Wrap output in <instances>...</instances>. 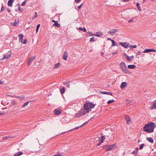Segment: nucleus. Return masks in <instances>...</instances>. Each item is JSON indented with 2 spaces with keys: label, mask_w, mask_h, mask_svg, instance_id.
I'll return each mask as SVG.
<instances>
[{
  "label": "nucleus",
  "mask_w": 156,
  "mask_h": 156,
  "mask_svg": "<svg viewBox=\"0 0 156 156\" xmlns=\"http://www.w3.org/2000/svg\"><path fill=\"white\" fill-rule=\"evenodd\" d=\"M156 127V125L154 122H151L149 123L146 124L144 126L143 130L145 132L148 133H152L154 129Z\"/></svg>",
  "instance_id": "f257e3e1"
},
{
  "label": "nucleus",
  "mask_w": 156,
  "mask_h": 156,
  "mask_svg": "<svg viewBox=\"0 0 156 156\" xmlns=\"http://www.w3.org/2000/svg\"><path fill=\"white\" fill-rule=\"evenodd\" d=\"M95 105L92 103L87 101L84 105V110H86L85 112L86 113H89L90 111H91V109L94 107Z\"/></svg>",
  "instance_id": "f03ea898"
},
{
  "label": "nucleus",
  "mask_w": 156,
  "mask_h": 156,
  "mask_svg": "<svg viewBox=\"0 0 156 156\" xmlns=\"http://www.w3.org/2000/svg\"><path fill=\"white\" fill-rule=\"evenodd\" d=\"M119 65L121 69L125 73L128 72L129 70L127 69L126 65L124 62H121Z\"/></svg>",
  "instance_id": "7ed1b4c3"
},
{
  "label": "nucleus",
  "mask_w": 156,
  "mask_h": 156,
  "mask_svg": "<svg viewBox=\"0 0 156 156\" xmlns=\"http://www.w3.org/2000/svg\"><path fill=\"white\" fill-rule=\"evenodd\" d=\"M86 114V112L82 108L81 109L80 111H79L77 113L75 114V116L76 117H80Z\"/></svg>",
  "instance_id": "20e7f679"
},
{
  "label": "nucleus",
  "mask_w": 156,
  "mask_h": 156,
  "mask_svg": "<svg viewBox=\"0 0 156 156\" xmlns=\"http://www.w3.org/2000/svg\"><path fill=\"white\" fill-rule=\"evenodd\" d=\"M116 146V144H114L112 145H111L108 146V147L106 149L105 151H110L112 150H113L115 148Z\"/></svg>",
  "instance_id": "39448f33"
},
{
  "label": "nucleus",
  "mask_w": 156,
  "mask_h": 156,
  "mask_svg": "<svg viewBox=\"0 0 156 156\" xmlns=\"http://www.w3.org/2000/svg\"><path fill=\"white\" fill-rule=\"evenodd\" d=\"M35 56H32L31 58H29L28 62H27V66H29L31 64L32 62L35 59Z\"/></svg>",
  "instance_id": "423d86ee"
},
{
  "label": "nucleus",
  "mask_w": 156,
  "mask_h": 156,
  "mask_svg": "<svg viewBox=\"0 0 156 156\" xmlns=\"http://www.w3.org/2000/svg\"><path fill=\"white\" fill-rule=\"evenodd\" d=\"M54 114L55 115H58L62 114V112L60 109H56L54 110Z\"/></svg>",
  "instance_id": "0eeeda50"
},
{
  "label": "nucleus",
  "mask_w": 156,
  "mask_h": 156,
  "mask_svg": "<svg viewBox=\"0 0 156 156\" xmlns=\"http://www.w3.org/2000/svg\"><path fill=\"white\" fill-rule=\"evenodd\" d=\"M156 52V50L153 49H146L143 52L147 53L151 52Z\"/></svg>",
  "instance_id": "6e6552de"
},
{
  "label": "nucleus",
  "mask_w": 156,
  "mask_h": 156,
  "mask_svg": "<svg viewBox=\"0 0 156 156\" xmlns=\"http://www.w3.org/2000/svg\"><path fill=\"white\" fill-rule=\"evenodd\" d=\"M118 31V30L116 29H113L109 31L108 33L112 35H113Z\"/></svg>",
  "instance_id": "1a4fd4ad"
},
{
  "label": "nucleus",
  "mask_w": 156,
  "mask_h": 156,
  "mask_svg": "<svg viewBox=\"0 0 156 156\" xmlns=\"http://www.w3.org/2000/svg\"><path fill=\"white\" fill-rule=\"evenodd\" d=\"M51 21L55 23L54 24H53V26H56L58 27H60V24L58 23L57 21H55L54 20H52Z\"/></svg>",
  "instance_id": "9d476101"
},
{
  "label": "nucleus",
  "mask_w": 156,
  "mask_h": 156,
  "mask_svg": "<svg viewBox=\"0 0 156 156\" xmlns=\"http://www.w3.org/2000/svg\"><path fill=\"white\" fill-rule=\"evenodd\" d=\"M68 56V54L66 51H65L63 55L62 58L65 61L67 60V57Z\"/></svg>",
  "instance_id": "9b49d317"
},
{
  "label": "nucleus",
  "mask_w": 156,
  "mask_h": 156,
  "mask_svg": "<svg viewBox=\"0 0 156 156\" xmlns=\"http://www.w3.org/2000/svg\"><path fill=\"white\" fill-rule=\"evenodd\" d=\"M120 44L122 46L124 47L125 48H127L129 46V44H127V42H120Z\"/></svg>",
  "instance_id": "f8f14e48"
},
{
  "label": "nucleus",
  "mask_w": 156,
  "mask_h": 156,
  "mask_svg": "<svg viewBox=\"0 0 156 156\" xmlns=\"http://www.w3.org/2000/svg\"><path fill=\"white\" fill-rule=\"evenodd\" d=\"M19 41L21 43L23 42V34H19Z\"/></svg>",
  "instance_id": "ddd939ff"
},
{
  "label": "nucleus",
  "mask_w": 156,
  "mask_h": 156,
  "mask_svg": "<svg viewBox=\"0 0 156 156\" xmlns=\"http://www.w3.org/2000/svg\"><path fill=\"white\" fill-rule=\"evenodd\" d=\"M127 85V82H122L120 85V87L121 89H123L124 87H125Z\"/></svg>",
  "instance_id": "4468645a"
},
{
  "label": "nucleus",
  "mask_w": 156,
  "mask_h": 156,
  "mask_svg": "<svg viewBox=\"0 0 156 156\" xmlns=\"http://www.w3.org/2000/svg\"><path fill=\"white\" fill-rule=\"evenodd\" d=\"M11 56V54H6L4 55L3 58L1 59V60H3L5 58H8Z\"/></svg>",
  "instance_id": "2eb2a0df"
},
{
  "label": "nucleus",
  "mask_w": 156,
  "mask_h": 156,
  "mask_svg": "<svg viewBox=\"0 0 156 156\" xmlns=\"http://www.w3.org/2000/svg\"><path fill=\"white\" fill-rule=\"evenodd\" d=\"M13 2V0H9L7 3L8 6L12 7V3Z\"/></svg>",
  "instance_id": "dca6fc26"
},
{
  "label": "nucleus",
  "mask_w": 156,
  "mask_h": 156,
  "mask_svg": "<svg viewBox=\"0 0 156 156\" xmlns=\"http://www.w3.org/2000/svg\"><path fill=\"white\" fill-rule=\"evenodd\" d=\"M100 92L103 94L112 96V93L107 91H101Z\"/></svg>",
  "instance_id": "f3484780"
},
{
  "label": "nucleus",
  "mask_w": 156,
  "mask_h": 156,
  "mask_svg": "<svg viewBox=\"0 0 156 156\" xmlns=\"http://www.w3.org/2000/svg\"><path fill=\"white\" fill-rule=\"evenodd\" d=\"M146 139L150 142L152 144L154 143V140L152 137H147L146 138Z\"/></svg>",
  "instance_id": "a211bd4d"
},
{
  "label": "nucleus",
  "mask_w": 156,
  "mask_h": 156,
  "mask_svg": "<svg viewBox=\"0 0 156 156\" xmlns=\"http://www.w3.org/2000/svg\"><path fill=\"white\" fill-rule=\"evenodd\" d=\"M136 67V66L133 65H129L128 66V68L130 69H134Z\"/></svg>",
  "instance_id": "6ab92c4d"
},
{
  "label": "nucleus",
  "mask_w": 156,
  "mask_h": 156,
  "mask_svg": "<svg viewBox=\"0 0 156 156\" xmlns=\"http://www.w3.org/2000/svg\"><path fill=\"white\" fill-rule=\"evenodd\" d=\"M123 55L125 56L127 61H130L131 60V59L128 55H126V54H124Z\"/></svg>",
  "instance_id": "aec40b11"
},
{
  "label": "nucleus",
  "mask_w": 156,
  "mask_h": 156,
  "mask_svg": "<svg viewBox=\"0 0 156 156\" xmlns=\"http://www.w3.org/2000/svg\"><path fill=\"white\" fill-rule=\"evenodd\" d=\"M60 92L62 94H63L65 93V88L64 87L61 88L60 89Z\"/></svg>",
  "instance_id": "412c9836"
},
{
  "label": "nucleus",
  "mask_w": 156,
  "mask_h": 156,
  "mask_svg": "<svg viewBox=\"0 0 156 156\" xmlns=\"http://www.w3.org/2000/svg\"><path fill=\"white\" fill-rule=\"evenodd\" d=\"M18 21H17L16 20H15L14 22L12 24V25L14 26H18V24H17Z\"/></svg>",
  "instance_id": "4be33fe9"
},
{
  "label": "nucleus",
  "mask_w": 156,
  "mask_h": 156,
  "mask_svg": "<svg viewBox=\"0 0 156 156\" xmlns=\"http://www.w3.org/2000/svg\"><path fill=\"white\" fill-rule=\"evenodd\" d=\"M60 64L59 62L55 64L54 65V68L56 69L58 68L60 66Z\"/></svg>",
  "instance_id": "5701e85b"
},
{
  "label": "nucleus",
  "mask_w": 156,
  "mask_h": 156,
  "mask_svg": "<svg viewBox=\"0 0 156 156\" xmlns=\"http://www.w3.org/2000/svg\"><path fill=\"white\" fill-rule=\"evenodd\" d=\"M30 101H27L26 102L24 103V104L21 106L22 108H23L25 107V106H27L29 103V102H30Z\"/></svg>",
  "instance_id": "b1692460"
},
{
  "label": "nucleus",
  "mask_w": 156,
  "mask_h": 156,
  "mask_svg": "<svg viewBox=\"0 0 156 156\" xmlns=\"http://www.w3.org/2000/svg\"><path fill=\"white\" fill-rule=\"evenodd\" d=\"M14 137V136H6L3 137V140H7L9 138H13Z\"/></svg>",
  "instance_id": "393cba45"
},
{
  "label": "nucleus",
  "mask_w": 156,
  "mask_h": 156,
  "mask_svg": "<svg viewBox=\"0 0 156 156\" xmlns=\"http://www.w3.org/2000/svg\"><path fill=\"white\" fill-rule=\"evenodd\" d=\"M97 34H95V36H97L98 37H100L103 34L102 33H99L98 32H97Z\"/></svg>",
  "instance_id": "a878e982"
},
{
  "label": "nucleus",
  "mask_w": 156,
  "mask_h": 156,
  "mask_svg": "<svg viewBox=\"0 0 156 156\" xmlns=\"http://www.w3.org/2000/svg\"><path fill=\"white\" fill-rule=\"evenodd\" d=\"M139 3L138 2H137L136 4V5L137 7V9L138 10L140 11H141V9L140 7L139 6Z\"/></svg>",
  "instance_id": "bb28decb"
},
{
  "label": "nucleus",
  "mask_w": 156,
  "mask_h": 156,
  "mask_svg": "<svg viewBox=\"0 0 156 156\" xmlns=\"http://www.w3.org/2000/svg\"><path fill=\"white\" fill-rule=\"evenodd\" d=\"M79 29L80 30L84 31V32H87V30L85 28H83L80 27L79 28Z\"/></svg>",
  "instance_id": "cd10ccee"
},
{
  "label": "nucleus",
  "mask_w": 156,
  "mask_h": 156,
  "mask_svg": "<svg viewBox=\"0 0 156 156\" xmlns=\"http://www.w3.org/2000/svg\"><path fill=\"white\" fill-rule=\"evenodd\" d=\"M131 101H130L129 100H126V106H129V105L130 104V103L131 102Z\"/></svg>",
  "instance_id": "c85d7f7f"
},
{
  "label": "nucleus",
  "mask_w": 156,
  "mask_h": 156,
  "mask_svg": "<svg viewBox=\"0 0 156 156\" xmlns=\"http://www.w3.org/2000/svg\"><path fill=\"white\" fill-rule=\"evenodd\" d=\"M111 41L112 43V46H114L116 44H115V41L113 40H111Z\"/></svg>",
  "instance_id": "c756f323"
},
{
  "label": "nucleus",
  "mask_w": 156,
  "mask_h": 156,
  "mask_svg": "<svg viewBox=\"0 0 156 156\" xmlns=\"http://www.w3.org/2000/svg\"><path fill=\"white\" fill-rule=\"evenodd\" d=\"M23 154V152H18V153H16V154H15L17 156H19L21 155H22Z\"/></svg>",
  "instance_id": "7c9ffc66"
},
{
  "label": "nucleus",
  "mask_w": 156,
  "mask_h": 156,
  "mask_svg": "<svg viewBox=\"0 0 156 156\" xmlns=\"http://www.w3.org/2000/svg\"><path fill=\"white\" fill-rule=\"evenodd\" d=\"M12 104L13 106H16L17 105V103L14 101H12Z\"/></svg>",
  "instance_id": "2f4dec72"
},
{
  "label": "nucleus",
  "mask_w": 156,
  "mask_h": 156,
  "mask_svg": "<svg viewBox=\"0 0 156 156\" xmlns=\"http://www.w3.org/2000/svg\"><path fill=\"white\" fill-rule=\"evenodd\" d=\"M17 5L18 6V9L21 12H22L23 11V9H22L20 8V5H19V4H18Z\"/></svg>",
  "instance_id": "473e14b6"
},
{
  "label": "nucleus",
  "mask_w": 156,
  "mask_h": 156,
  "mask_svg": "<svg viewBox=\"0 0 156 156\" xmlns=\"http://www.w3.org/2000/svg\"><path fill=\"white\" fill-rule=\"evenodd\" d=\"M151 109H156V105L153 104L151 107Z\"/></svg>",
  "instance_id": "72a5a7b5"
},
{
  "label": "nucleus",
  "mask_w": 156,
  "mask_h": 156,
  "mask_svg": "<svg viewBox=\"0 0 156 156\" xmlns=\"http://www.w3.org/2000/svg\"><path fill=\"white\" fill-rule=\"evenodd\" d=\"M115 101L114 100H110L108 101L107 102V104H110L111 103Z\"/></svg>",
  "instance_id": "f704fd0d"
},
{
  "label": "nucleus",
  "mask_w": 156,
  "mask_h": 156,
  "mask_svg": "<svg viewBox=\"0 0 156 156\" xmlns=\"http://www.w3.org/2000/svg\"><path fill=\"white\" fill-rule=\"evenodd\" d=\"M128 119H127V118H126V122L127 123L129 124V122L131 121L130 118L129 117L128 118Z\"/></svg>",
  "instance_id": "c9c22d12"
},
{
  "label": "nucleus",
  "mask_w": 156,
  "mask_h": 156,
  "mask_svg": "<svg viewBox=\"0 0 156 156\" xmlns=\"http://www.w3.org/2000/svg\"><path fill=\"white\" fill-rule=\"evenodd\" d=\"M27 0H25L24 1H23L21 4V5L22 6H24L26 4Z\"/></svg>",
  "instance_id": "e433bc0d"
},
{
  "label": "nucleus",
  "mask_w": 156,
  "mask_h": 156,
  "mask_svg": "<svg viewBox=\"0 0 156 156\" xmlns=\"http://www.w3.org/2000/svg\"><path fill=\"white\" fill-rule=\"evenodd\" d=\"M144 144H142L140 145V150H142L144 147Z\"/></svg>",
  "instance_id": "4c0bfd02"
},
{
  "label": "nucleus",
  "mask_w": 156,
  "mask_h": 156,
  "mask_svg": "<svg viewBox=\"0 0 156 156\" xmlns=\"http://www.w3.org/2000/svg\"><path fill=\"white\" fill-rule=\"evenodd\" d=\"M95 41L94 37H92L90 38V41L91 42L92 41Z\"/></svg>",
  "instance_id": "58836bf2"
},
{
  "label": "nucleus",
  "mask_w": 156,
  "mask_h": 156,
  "mask_svg": "<svg viewBox=\"0 0 156 156\" xmlns=\"http://www.w3.org/2000/svg\"><path fill=\"white\" fill-rule=\"evenodd\" d=\"M40 24H38L37 25V29H36V32H38L39 29V27H40Z\"/></svg>",
  "instance_id": "ea45409f"
},
{
  "label": "nucleus",
  "mask_w": 156,
  "mask_h": 156,
  "mask_svg": "<svg viewBox=\"0 0 156 156\" xmlns=\"http://www.w3.org/2000/svg\"><path fill=\"white\" fill-rule=\"evenodd\" d=\"M66 86L68 85V86H69V82H64L63 83Z\"/></svg>",
  "instance_id": "a19ab883"
},
{
  "label": "nucleus",
  "mask_w": 156,
  "mask_h": 156,
  "mask_svg": "<svg viewBox=\"0 0 156 156\" xmlns=\"http://www.w3.org/2000/svg\"><path fill=\"white\" fill-rule=\"evenodd\" d=\"M129 46L130 48H136V47H137V46L136 45H130Z\"/></svg>",
  "instance_id": "79ce46f5"
},
{
  "label": "nucleus",
  "mask_w": 156,
  "mask_h": 156,
  "mask_svg": "<svg viewBox=\"0 0 156 156\" xmlns=\"http://www.w3.org/2000/svg\"><path fill=\"white\" fill-rule=\"evenodd\" d=\"M80 127V126L74 128L73 129H71L68 132L71 131H72V130H75V129H79V128Z\"/></svg>",
  "instance_id": "37998d69"
},
{
  "label": "nucleus",
  "mask_w": 156,
  "mask_h": 156,
  "mask_svg": "<svg viewBox=\"0 0 156 156\" xmlns=\"http://www.w3.org/2000/svg\"><path fill=\"white\" fill-rule=\"evenodd\" d=\"M101 139H102V141H104L105 139V136H104L103 135H101Z\"/></svg>",
  "instance_id": "c03bdc74"
},
{
  "label": "nucleus",
  "mask_w": 156,
  "mask_h": 156,
  "mask_svg": "<svg viewBox=\"0 0 156 156\" xmlns=\"http://www.w3.org/2000/svg\"><path fill=\"white\" fill-rule=\"evenodd\" d=\"M27 39H25L23 41V42H22L23 44H27Z\"/></svg>",
  "instance_id": "a18cd8bd"
},
{
  "label": "nucleus",
  "mask_w": 156,
  "mask_h": 156,
  "mask_svg": "<svg viewBox=\"0 0 156 156\" xmlns=\"http://www.w3.org/2000/svg\"><path fill=\"white\" fill-rule=\"evenodd\" d=\"M133 21H134V20L133 19H130L129 20V21H128V22L129 23H131L132 22H133Z\"/></svg>",
  "instance_id": "49530a36"
},
{
  "label": "nucleus",
  "mask_w": 156,
  "mask_h": 156,
  "mask_svg": "<svg viewBox=\"0 0 156 156\" xmlns=\"http://www.w3.org/2000/svg\"><path fill=\"white\" fill-rule=\"evenodd\" d=\"M35 14L33 18H34L37 17V12H35Z\"/></svg>",
  "instance_id": "de8ad7c7"
},
{
  "label": "nucleus",
  "mask_w": 156,
  "mask_h": 156,
  "mask_svg": "<svg viewBox=\"0 0 156 156\" xmlns=\"http://www.w3.org/2000/svg\"><path fill=\"white\" fill-rule=\"evenodd\" d=\"M83 5V4H82L79 6L78 8V9H80L81 8V7H82Z\"/></svg>",
  "instance_id": "09e8293b"
},
{
  "label": "nucleus",
  "mask_w": 156,
  "mask_h": 156,
  "mask_svg": "<svg viewBox=\"0 0 156 156\" xmlns=\"http://www.w3.org/2000/svg\"><path fill=\"white\" fill-rule=\"evenodd\" d=\"M4 6H2V7H1V12H2V11H3L4 10Z\"/></svg>",
  "instance_id": "8fccbe9b"
},
{
  "label": "nucleus",
  "mask_w": 156,
  "mask_h": 156,
  "mask_svg": "<svg viewBox=\"0 0 156 156\" xmlns=\"http://www.w3.org/2000/svg\"><path fill=\"white\" fill-rule=\"evenodd\" d=\"M81 0H75V1L76 3H78L80 2Z\"/></svg>",
  "instance_id": "3c124183"
},
{
  "label": "nucleus",
  "mask_w": 156,
  "mask_h": 156,
  "mask_svg": "<svg viewBox=\"0 0 156 156\" xmlns=\"http://www.w3.org/2000/svg\"><path fill=\"white\" fill-rule=\"evenodd\" d=\"M99 141H100V142L101 143H103V141H102V139H101V138H100H100H99Z\"/></svg>",
  "instance_id": "603ef678"
},
{
  "label": "nucleus",
  "mask_w": 156,
  "mask_h": 156,
  "mask_svg": "<svg viewBox=\"0 0 156 156\" xmlns=\"http://www.w3.org/2000/svg\"><path fill=\"white\" fill-rule=\"evenodd\" d=\"M136 152L135 151H133V152L131 153V154H135L136 153Z\"/></svg>",
  "instance_id": "864d4df0"
},
{
  "label": "nucleus",
  "mask_w": 156,
  "mask_h": 156,
  "mask_svg": "<svg viewBox=\"0 0 156 156\" xmlns=\"http://www.w3.org/2000/svg\"><path fill=\"white\" fill-rule=\"evenodd\" d=\"M141 53V52H140V51H138V53H137L136 55H139Z\"/></svg>",
  "instance_id": "5fc2aeb1"
},
{
  "label": "nucleus",
  "mask_w": 156,
  "mask_h": 156,
  "mask_svg": "<svg viewBox=\"0 0 156 156\" xmlns=\"http://www.w3.org/2000/svg\"><path fill=\"white\" fill-rule=\"evenodd\" d=\"M91 33H92V32H87V35H89V34H91Z\"/></svg>",
  "instance_id": "6e6d98bb"
},
{
  "label": "nucleus",
  "mask_w": 156,
  "mask_h": 156,
  "mask_svg": "<svg viewBox=\"0 0 156 156\" xmlns=\"http://www.w3.org/2000/svg\"><path fill=\"white\" fill-rule=\"evenodd\" d=\"M7 11H8V12H11V10H10V9H9V8H7Z\"/></svg>",
  "instance_id": "4d7b16f0"
},
{
  "label": "nucleus",
  "mask_w": 156,
  "mask_h": 156,
  "mask_svg": "<svg viewBox=\"0 0 156 156\" xmlns=\"http://www.w3.org/2000/svg\"><path fill=\"white\" fill-rule=\"evenodd\" d=\"M87 122H85L83 124H82V125H81V126H80V127H81L82 126H83L84 125H85V124L86 123H87Z\"/></svg>",
  "instance_id": "13d9d810"
},
{
  "label": "nucleus",
  "mask_w": 156,
  "mask_h": 156,
  "mask_svg": "<svg viewBox=\"0 0 156 156\" xmlns=\"http://www.w3.org/2000/svg\"><path fill=\"white\" fill-rule=\"evenodd\" d=\"M153 104L156 105V100L154 101Z\"/></svg>",
  "instance_id": "bf43d9fd"
},
{
  "label": "nucleus",
  "mask_w": 156,
  "mask_h": 156,
  "mask_svg": "<svg viewBox=\"0 0 156 156\" xmlns=\"http://www.w3.org/2000/svg\"><path fill=\"white\" fill-rule=\"evenodd\" d=\"M129 0H122V1L123 2H126L128 1Z\"/></svg>",
  "instance_id": "052dcab7"
},
{
  "label": "nucleus",
  "mask_w": 156,
  "mask_h": 156,
  "mask_svg": "<svg viewBox=\"0 0 156 156\" xmlns=\"http://www.w3.org/2000/svg\"><path fill=\"white\" fill-rule=\"evenodd\" d=\"M13 97H16L17 98H19L20 97V96H12Z\"/></svg>",
  "instance_id": "680f3d73"
},
{
  "label": "nucleus",
  "mask_w": 156,
  "mask_h": 156,
  "mask_svg": "<svg viewBox=\"0 0 156 156\" xmlns=\"http://www.w3.org/2000/svg\"><path fill=\"white\" fill-rule=\"evenodd\" d=\"M134 57V56L133 55H132V56H131L130 57V59H132Z\"/></svg>",
  "instance_id": "e2e57ef3"
},
{
  "label": "nucleus",
  "mask_w": 156,
  "mask_h": 156,
  "mask_svg": "<svg viewBox=\"0 0 156 156\" xmlns=\"http://www.w3.org/2000/svg\"><path fill=\"white\" fill-rule=\"evenodd\" d=\"M117 53V52H113L112 53V54L113 55H115V54H116V53Z\"/></svg>",
  "instance_id": "0e129e2a"
},
{
  "label": "nucleus",
  "mask_w": 156,
  "mask_h": 156,
  "mask_svg": "<svg viewBox=\"0 0 156 156\" xmlns=\"http://www.w3.org/2000/svg\"><path fill=\"white\" fill-rule=\"evenodd\" d=\"M95 34H91L90 36H95Z\"/></svg>",
  "instance_id": "69168bd1"
},
{
  "label": "nucleus",
  "mask_w": 156,
  "mask_h": 156,
  "mask_svg": "<svg viewBox=\"0 0 156 156\" xmlns=\"http://www.w3.org/2000/svg\"><path fill=\"white\" fill-rule=\"evenodd\" d=\"M3 83V82L1 81V80H0V84H2Z\"/></svg>",
  "instance_id": "338daca9"
},
{
  "label": "nucleus",
  "mask_w": 156,
  "mask_h": 156,
  "mask_svg": "<svg viewBox=\"0 0 156 156\" xmlns=\"http://www.w3.org/2000/svg\"><path fill=\"white\" fill-rule=\"evenodd\" d=\"M101 144V143L100 142L97 144V145L98 146H100Z\"/></svg>",
  "instance_id": "774afa93"
}]
</instances>
